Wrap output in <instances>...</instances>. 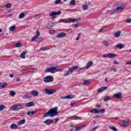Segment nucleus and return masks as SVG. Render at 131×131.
<instances>
[{"label":"nucleus","instance_id":"1","mask_svg":"<svg viewBox=\"0 0 131 131\" xmlns=\"http://www.w3.org/2000/svg\"><path fill=\"white\" fill-rule=\"evenodd\" d=\"M58 107H55L52 108L48 111L46 114L43 115V117L45 118L46 117H55L56 115H58Z\"/></svg>","mask_w":131,"mask_h":131},{"label":"nucleus","instance_id":"2","mask_svg":"<svg viewBox=\"0 0 131 131\" xmlns=\"http://www.w3.org/2000/svg\"><path fill=\"white\" fill-rule=\"evenodd\" d=\"M43 93L46 95H53V94H55V92H56L55 90L54 89H45L43 90Z\"/></svg>","mask_w":131,"mask_h":131},{"label":"nucleus","instance_id":"3","mask_svg":"<svg viewBox=\"0 0 131 131\" xmlns=\"http://www.w3.org/2000/svg\"><path fill=\"white\" fill-rule=\"evenodd\" d=\"M43 81L46 83L52 82L54 81V77L52 76H47L43 78Z\"/></svg>","mask_w":131,"mask_h":131},{"label":"nucleus","instance_id":"4","mask_svg":"<svg viewBox=\"0 0 131 131\" xmlns=\"http://www.w3.org/2000/svg\"><path fill=\"white\" fill-rule=\"evenodd\" d=\"M46 72L51 73H56L57 72V67H49L46 69Z\"/></svg>","mask_w":131,"mask_h":131},{"label":"nucleus","instance_id":"5","mask_svg":"<svg viewBox=\"0 0 131 131\" xmlns=\"http://www.w3.org/2000/svg\"><path fill=\"white\" fill-rule=\"evenodd\" d=\"M68 20V21H66V23H74V22H78V21H80V18L73 19H71V18H69Z\"/></svg>","mask_w":131,"mask_h":131},{"label":"nucleus","instance_id":"6","mask_svg":"<svg viewBox=\"0 0 131 131\" xmlns=\"http://www.w3.org/2000/svg\"><path fill=\"white\" fill-rule=\"evenodd\" d=\"M115 56V54L113 53H110L107 55H104L102 56V58H110L111 59L112 58H114Z\"/></svg>","mask_w":131,"mask_h":131},{"label":"nucleus","instance_id":"7","mask_svg":"<svg viewBox=\"0 0 131 131\" xmlns=\"http://www.w3.org/2000/svg\"><path fill=\"white\" fill-rule=\"evenodd\" d=\"M66 34L65 32H61V33H59L56 36V37H57V38H62L63 37H66Z\"/></svg>","mask_w":131,"mask_h":131},{"label":"nucleus","instance_id":"8","mask_svg":"<svg viewBox=\"0 0 131 131\" xmlns=\"http://www.w3.org/2000/svg\"><path fill=\"white\" fill-rule=\"evenodd\" d=\"M60 14H61V11H59L57 12L53 11L50 13L49 16L50 17L55 16H57V15H60Z\"/></svg>","mask_w":131,"mask_h":131},{"label":"nucleus","instance_id":"9","mask_svg":"<svg viewBox=\"0 0 131 131\" xmlns=\"http://www.w3.org/2000/svg\"><path fill=\"white\" fill-rule=\"evenodd\" d=\"M8 86V83L7 82H0V90L2 89H5Z\"/></svg>","mask_w":131,"mask_h":131},{"label":"nucleus","instance_id":"10","mask_svg":"<svg viewBox=\"0 0 131 131\" xmlns=\"http://www.w3.org/2000/svg\"><path fill=\"white\" fill-rule=\"evenodd\" d=\"M74 98V96L73 95H69L66 96H61L60 99H73Z\"/></svg>","mask_w":131,"mask_h":131},{"label":"nucleus","instance_id":"11","mask_svg":"<svg viewBox=\"0 0 131 131\" xmlns=\"http://www.w3.org/2000/svg\"><path fill=\"white\" fill-rule=\"evenodd\" d=\"M43 122V123H45V124H52V123H54V120L49 119Z\"/></svg>","mask_w":131,"mask_h":131},{"label":"nucleus","instance_id":"12","mask_svg":"<svg viewBox=\"0 0 131 131\" xmlns=\"http://www.w3.org/2000/svg\"><path fill=\"white\" fill-rule=\"evenodd\" d=\"M84 68H78L77 66H74L72 68H71V70H72V72H73V70H76V69H78V70L79 71L80 70H82V69H84Z\"/></svg>","mask_w":131,"mask_h":131},{"label":"nucleus","instance_id":"13","mask_svg":"<svg viewBox=\"0 0 131 131\" xmlns=\"http://www.w3.org/2000/svg\"><path fill=\"white\" fill-rule=\"evenodd\" d=\"M122 96V94L121 93L115 94L113 95L114 98H116V99H120Z\"/></svg>","mask_w":131,"mask_h":131},{"label":"nucleus","instance_id":"14","mask_svg":"<svg viewBox=\"0 0 131 131\" xmlns=\"http://www.w3.org/2000/svg\"><path fill=\"white\" fill-rule=\"evenodd\" d=\"M13 110L15 111H18V110H20L21 109V105H16L13 106Z\"/></svg>","mask_w":131,"mask_h":131},{"label":"nucleus","instance_id":"15","mask_svg":"<svg viewBox=\"0 0 131 131\" xmlns=\"http://www.w3.org/2000/svg\"><path fill=\"white\" fill-rule=\"evenodd\" d=\"M121 126H122V127L128 126V122L127 121H123L122 123L121 124Z\"/></svg>","mask_w":131,"mask_h":131},{"label":"nucleus","instance_id":"16","mask_svg":"<svg viewBox=\"0 0 131 131\" xmlns=\"http://www.w3.org/2000/svg\"><path fill=\"white\" fill-rule=\"evenodd\" d=\"M94 64V62H93L92 61H89L88 63H87V66L86 67V69H89V68H90V67H92V66H93V65Z\"/></svg>","mask_w":131,"mask_h":131},{"label":"nucleus","instance_id":"17","mask_svg":"<svg viewBox=\"0 0 131 131\" xmlns=\"http://www.w3.org/2000/svg\"><path fill=\"white\" fill-rule=\"evenodd\" d=\"M26 107H30L34 106V102H30L29 103H26Z\"/></svg>","mask_w":131,"mask_h":131},{"label":"nucleus","instance_id":"18","mask_svg":"<svg viewBox=\"0 0 131 131\" xmlns=\"http://www.w3.org/2000/svg\"><path fill=\"white\" fill-rule=\"evenodd\" d=\"M36 69L35 68H31L26 70V73H28V72H35Z\"/></svg>","mask_w":131,"mask_h":131},{"label":"nucleus","instance_id":"19","mask_svg":"<svg viewBox=\"0 0 131 131\" xmlns=\"http://www.w3.org/2000/svg\"><path fill=\"white\" fill-rule=\"evenodd\" d=\"M31 95L34 97H36V96H38V92L36 90H33L31 92Z\"/></svg>","mask_w":131,"mask_h":131},{"label":"nucleus","instance_id":"20","mask_svg":"<svg viewBox=\"0 0 131 131\" xmlns=\"http://www.w3.org/2000/svg\"><path fill=\"white\" fill-rule=\"evenodd\" d=\"M70 118L71 119H75L76 120H81V118L76 115L71 116Z\"/></svg>","mask_w":131,"mask_h":131},{"label":"nucleus","instance_id":"21","mask_svg":"<svg viewBox=\"0 0 131 131\" xmlns=\"http://www.w3.org/2000/svg\"><path fill=\"white\" fill-rule=\"evenodd\" d=\"M72 71L71 70V68H69V70L64 73V76H67V75H69V74H71L72 73Z\"/></svg>","mask_w":131,"mask_h":131},{"label":"nucleus","instance_id":"22","mask_svg":"<svg viewBox=\"0 0 131 131\" xmlns=\"http://www.w3.org/2000/svg\"><path fill=\"white\" fill-rule=\"evenodd\" d=\"M120 33H121L120 31L115 32L114 33V36H115V37H119V36H120Z\"/></svg>","mask_w":131,"mask_h":131},{"label":"nucleus","instance_id":"23","mask_svg":"<svg viewBox=\"0 0 131 131\" xmlns=\"http://www.w3.org/2000/svg\"><path fill=\"white\" fill-rule=\"evenodd\" d=\"M10 128H11V129H16L18 128V126H17L16 124H12L10 126Z\"/></svg>","mask_w":131,"mask_h":131},{"label":"nucleus","instance_id":"24","mask_svg":"<svg viewBox=\"0 0 131 131\" xmlns=\"http://www.w3.org/2000/svg\"><path fill=\"white\" fill-rule=\"evenodd\" d=\"M25 55H26V52L23 51L20 55V58H21V59H25V58H26Z\"/></svg>","mask_w":131,"mask_h":131},{"label":"nucleus","instance_id":"25","mask_svg":"<svg viewBox=\"0 0 131 131\" xmlns=\"http://www.w3.org/2000/svg\"><path fill=\"white\" fill-rule=\"evenodd\" d=\"M90 112L91 113H95V114H98V113H100V111L97 110V109H94L92 111H90Z\"/></svg>","mask_w":131,"mask_h":131},{"label":"nucleus","instance_id":"26","mask_svg":"<svg viewBox=\"0 0 131 131\" xmlns=\"http://www.w3.org/2000/svg\"><path fill=\"white\" fill-rule=\"evenodd\" d=\"M84 126H85V125H82V126H80L76 127L75 128V131L80 130V129H81V128H83V127H84Z\"/></svg>","mask_w":131,"mask_h":131},{"label":"nucleus","instance_id":"27","mask_svg":"<svg viewBox=\"0 0 131 131\" xmlns=\"http://www.w3.org/2000/svg\"><path fill=\"white\" fill-rule=\"evenodd\" d=\"M124 9V7L121 6L118 7L115 11H122Z\"/></svg>","mask_w":131,"mask_h":131},{"label":"nucleus","instance_id":"28","mask_svg":"<svg viewBox=\"0 0 131 131\" xmlns=\"http://www.w3.org/2000/svg\"><path fill=\"white\" fill-rule=\"evenodd\" d=\"M36 113V111L29 112L27 113V114L29 116H32V115H33V114H35V113Z\"/></svg>","mask_w":131,"mask_h":131},{"label":"nucleus","instance_id":"29","mask_svg":"<svg viewBox=\"0 0 131 131\" xmlns=\"http://www.w3.org/2000/svg\"><path fill=\"white\" fill-rule=\"evenodd\" d=\"M25 119L20 120L18 123H17V125H21L22 124H24V123H25Z\"/></svg>","mask_w":131,"mask_h":131},{"label":"nucleus","instance_id":"30","mask_svg":"<svg viewBox=\"0 0 131 131\" xmlns=\"http://www.w3.org/2000/svg\"><path fill=\"white\" fill-rule=\"evenodd\" d=\"M50 48L48 47H41V48H40V51H48V50H49Z\"/></svg>","mask_w":131,"mask_h":131},{"label":"nucleus","instance_id":"31","mask_svg":"<svg viewBox=\"0 0 131 131\" xmlns=\"http://www.w3.org/2000/svg\"><path fill=\"white\" fill-rule=\"evenodd\" d=\"M75 5H76L75 0H72L69 4V6H75Z\"/></svg>","mask_w":131,"mask_h":131},{"label":"nucleus","instance_id":"32","mask_svg":"<svg viewBox=\"0 0 131 131\" xmlns=\"http://www.w3.org/2000/svg\"><path fill=\"white\" fill-rule=\"evenodd\" d=\"M116 47L118 48V49H123V45L122 44H117L116 45Z\"/></svg>","mask_w":131,"mask_h":131},{"label":"nucleus","instance_id":"33","mask_svg":"<svg viewBox=\"0 0 131 131\" xmlns=\"http://www.w3.org/2000/svg\"><path fill=\"white\" fill-rule=\"evenodd\" d=\"M16 29V26H12L9 28L10 31H14Z\"/></svg>","mask_w":131,"mask_h":131},{"label":"nucleus","instance_id":"34","mask_svg":"<svg viewBox=\"0 0 131 131\" xmlns=\"http://www.w3.org/2000/svg\"><path fill=\"white\" fill-rule=\"evenodd\" d=\"M15 48H20V47H22V43L18 42L14 45Z\"/></svg>","mask_w":131,"mask_h":131},{"label":"nucleus","instance_id":"35","mask_svg":"<svg viewBox=\"0 0 131 131\" xmlns=\"http://www.w3.org/2000/svg\"><path fill=\"white\" fill-rule=\"evenodd\" d=\"M9 95H10L11 97H14V96L16 95V92L14 91H11L9 93Z\"/></svg>","mask_w":131,"mask_h":131},{"label":"nucleus","instance_id":"36","mask_svg":"<svg viewBox=\"0 0 131 131\" xmlns=\"http://www.w3.org/2000/svg\"><path fill=\"white\" fill-rule=\"evenodd\" d=\"M102 44L104 46H105V47H108V46H109V42L107 41H102Z\"/></svg>","mask_w":131,"mask_h":131},{"label":"nucleus","instance_id":"37","mask_svg":"<svg viewBox=\"0 0 131 131\" xmlns=\"http://www.w3.org/2000/svg\"><path fill=\"white\" fill-rule=\"evenodd\" d=\"M25 17V14L23 13H20L18 16L19 19H23V17Z\"/></svg>","mask_w":131,"mask_h":131},{"label":"nucleus","instance_id":"38","mask_svg":"<svg viewBox=\"0 0 131 131\" xmlns=\"http://www.w3.org/2000/svg\"><path fill=\"white\" fill-rule=\"evenodd\" d=\"M109 128H110V129H112V130H114V131H117L118 130L117 128H116L115 127H114V126H110Z\"/></svg>","mask_w":131,"mask_h":131},{"label":"nucleus","instance_id":"39","mask_svg":"<svg viewBox=\"0 0 131 131\" xmlns=\"http://www.w3.org/2000/svg\"><path fill=\"white\" fill-rule=\"evenodd\" d=\"M83 84H84V85H88V84H90V81L88 80H84L83 82Z\"/></svg>","mask_w":131,"mask_h":131},{"label":"nucleus","instance_id":"40","mask_svg":"<svg viewBox=\"0 0 131 131\" xmlns=\"http://www.w3.org/2000/svg\"><path fill=\"white\" fill-rule=\"evenodd\" d=\"M5 8L7 9H10V8H12V4L11 3H8L6 5H5Z\"/></svg>","mask_w":131,"mask_h":131},{"label":"nucleus","instance_id":"41","mask_svg":"<svg viewBox=\"0 0 131 131\" xmlns=\"http://www.w3.org/2000/svg\"><path fill=\"white\" fill-rule=\"evenodd\" d=\"M5 108L6 106L5 105H0V111H3V110Z\"/></svg>","mask_w":131,"mask_h":131},{"label":"nucleus","instance_id":"42","mask_svg":"<svg viewBox=\"0 0 131 131\" xmlns=\"http://www.w3.org/2000/svg\"><path fill=\"white\" fill-rule=\"evenodd\" d=\"M31 96H29L28 95H25L23 97V98L24 99H29V98H31Z\"/></svg>","mask_w":131,"mask_h":131},{"label":"nucleus","instance_id":"43","mask_svg":"<svg viewBox=\"0 0 131 131\" xmlns=\"http://www.w3.org/2000/svg\"><path fill=\"white\" fill-rule=\"evenodd\" d=\"M110 100V97L109 96H105L104 99V102H107V101H109Z\"/></svg>","mask_w":131,"mask_h":131},{"label":"nucleus","instance_id":"44","mask_svg":"<svg viewBox=\"0 0 131 131\" xmlns=\"http://www.w3.org/2000/svg\"><path fill=\"white\" fill-rule=\"evenodd\" d=\"M62 22L66 23V22H68V20H64V19H59L58 21L59 23H62Z\"/></svg>","mask_w":131,"mask_h":131},{"label":"nucleus","instance_id":"45","mask_svg":"<svg viewBox=\"0 0 131 131\" xmlns=\"http://www.w3.org/2000/svg\"><path fill=\"white\" fill-rule=\"evenodd\" d=\"M100 126H96L95 127L92 128L91 131H95L96 130L97 128H99Z\"/></svg>","mask_w":131,"mask_h":131},{"label":"nucleus","instance_id":"46","mask_svg":"<svg viewBox=\"0 0 131 131\" xmlns=\"http://www.w3.org/2000/svg\"><path fill=\"white\" fill-rule=\"evenodd\" d=\"M59 4H61V0H56L55 2V5H59Z\"/></svg>","mask_w":131,"mask_h":131},{"label":"nucleus","instance_id":"47","mask_svg":"<svg viewBox=\"0 0 131 131\" xmlns=\"http://www.w3.org/2000/svg\"><path fill=\"white\" fill-rule=\"evenodd\" d=\"M88 9H89L88 5H83V10H84V11L88 10Z\"/></svg>","mask_w":131,"mask_h":131},{"label":"nucleus","instance_id":"48","mask_svg":"<svg viewBox=\"0 0 131 131\" xmlns=\"http://www.w3.org/2000/svg\"><path fill=\"white\" fill-rule=\"evenodd\" d=\"M40 35V33H39V32H37L36 35L35 36L36 38H38V37H39V36Z\"/></svg>","mask_w":131,"mask_h":131},{"label":"nucleus","instance_id":"49","mask_svg":"<svg viewBox=\"0 0 131 131\" xmlns=\"http://www.w3.org/2000/svg\"><path fill=\"white\" fill-rule=\"evenodd\" d=\"M49 33H50V34H52V35L54 34H55V30H50L49 31Z\"/></svg>","mask_w":131,"mask_h":131},{"label":"nucleus","instance_id":"50","mask_svg":"<svg viewBox=\"0 0 131 131\" xmlns=\"http://www.w3.org/2000/svg\"><path fill=\"white\" fill-rule=\"evenodd\" d=\"M101 89H102V91L104 92V91H106V90H107V89H108V87L104 86V87L101 88Z\"/></svg>","mask_w":131,"mask_h":131},{"label":"nucleus","instance_id":"51","mask_svg":"<svg viewBox=\"0 0 131 131\" xmlns=\"http://www.w3.org/2000/svg\"><path fill=\"white\" fill-rule=\"evenodd\" d=\"M36 39H37V38L35 36L33 37L32 38V41H35L36 40Z\"/></svg>","mask_w":131,"mask_h":131},{"label":"nucleus","instance_id":"52","mask_svg":"<svg viewBox=\"0 0 131 131\" xmlns=\"http://www.w3.org/2000/svg\"><path fill=\"white\" fill-rule=\"evenodd\" d=\"M102 92H103L102 88H100L97 90V93H102Z\"/></svg>","mask_w":131,"mask_h":131},{"label":"nucleus","instance_id":"53","mask_svg":"<svg viewBox=\"0 0 131 131\" xmlns=\"http://www.w3.org/2000/svg\"><path fill=\"white\" fill-rule=\"evenodd\" d=\"M99 112H100L101 113H105V109L103 108L102 110H101Z\"/></svg>","mask_w":131,"mask_h":131},{"label":"nucleus","instance_id":"54","mask_svg":"<svg viewBox=\"0 0 131 131\" xmlns=\"http://www.w3.org/2000/svg\"><path fill=\"white\" fill-rule=\"evenodd\" d=\"M73 27H78V24H75L72 25Z\"/></svg>","mask_w":131,"mask_h":131},{"label":"nucleus","instance_id":"55","mask_svg":"<svg viewBox=\"0 0 131 131\" xmlns=\"http://www.w3.org/2000/svg\"><path fill=\"white\" fill-rule=\"evenodd\" d=\"M126 64L127 65H131V61L126 62Z\"/></svg>","mask_w":131,"mask_h":131},{"label":"nucleus","instance_id":"56","mask_svg":"<svg viewBox=\"0 0 131 131\" xmlns=\"http://www.w3.org/2000/svg\"><path fill=\"white\" fill-rule=\"evenodd\" d=\"M40 17V16H39V15H37L36 16V19H38Z\"/></svg>","mask_w":131,"mask_h":131},{"label":"nucleus","instance_id":"57","mask_svg":"<svg viewBox=\"0 0 131 131\" xmlns=\"http://www.w3.org/2000/svg\"><path fill=\"white\" fill-rule=\"evenodd\" d=\"M117 71V69L116 68H114L113 69V71H114V72H116Z\"/></svg>","mask_w":131,"mask_h":131},{"label":"nucleus","instance_id":"58","mask_svg":"<svg viewBox=\"0 0 131 131\" xmlns=\"http://www.w3.org/2000/svg\"><path fill=\"white\" fill-rule=\"evenodd\" d=\"M96 107H97V108H100V107H101V105H100V104H97V105H96Z\"/></svg>","mask_w":131,"mask_h":131},{"label":"nucleus","instance_id":"59","mask_svg":"<svg viewBox=\"0 0 131 131\" xmlns=\"http://www.w3.org/2000/svg\"><path fill=\"white\" fill-rule=\"evenodd\" d=\"M10 76L11 78H13V77H14V75H13V74H11L10 75Z\"/></svg>","mask_w":131,"mask_h":131},{"label":"nucleus","instance_id":"60","mask_svg":"<svg viewBox=\"0 0 131 131\" xmlns=\"http://www.w3.org/2000/svg\"><path fill=\"white\" fill-rule=\"evenodd\" d=\"M112 119H114V120H117V119H118V117H114V118H112Z\"/></svg>","mask_w":131,"mask_h":131},{"label":"nucleus","instance_id":"61","mask_svg":"<svg viewBox=\"0 0 131 131\" xmlns=\"http://www.w3.org/2000/svg\"><path fill=\"white\" fill-rule=\"evenodd\" d=\"M114 64H118V63H117V61L114 60Z\"/></svg>","mask_w":131,"mask_h":131},{"label":"nucleus","instance_id":"62","mask_svg":"<svg viewBox=\"0 0 131 131\" xmlns=\"http://www.w3.org/2000/svg\"><path fill=\"white\" fill-rule=\"evenodd\" d=\"M71 106H73V105H74V102L72 101L71 103Z\"/></svg>","mask_w":131,"mask_h":131},{"label":"nucleus","instance_id":"63","mask_svg":"<svg viewBox=\"0 0 131 131\" xmlns=\"http://www.w3.org/2000/svg\"><path fill=\"white\" fill-rule=\"evenodd\" d=\"M59 120V119H56L55 121V123H57L58 122V121Z\"/></svg>","mask_w":131,"mask_h":131},{"label":"nucleus","instance_id":"64","mask_svg":"<svg viewBox=\"0 0 131 131\" xmlns=\"http://www.w3.org/2000/svg\"><path fill=\"white\" fill-rule=\"evenodd\" d=\"M79 39V35L77 36V37L76 38V40H78Z\"/></svg>","mask_w":131,"mask_h":131}]
</instances>
